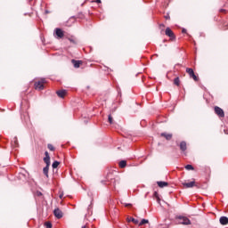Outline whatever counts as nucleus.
Segmentation results:
<instances>
[{
    "label": "nucleus",
    "mask_w": 228,
    "mask_h": 228,
    "mask_svg": "<svg viewBox=\"0 0 228 228\" xmlns=\"http://www.w3.org/2000/svg\"><path fill=\"white\" fill-rule=\"evenodd\" d=\"M182 33H186V28H183Z\"/></svg>",
    "instance_id": "27"
},
{
    "label": "nucleus",
    "mask_w": 228,
    "mask_h": 228,
    "mask_svg": "<svg viewBox=\"0 0 228 228\" xmlns=\"http://www.w3.org/2000/svg\"><path fill=\"white\" fill-rule=\"evenodd\" d=\"M47 147L49 151H54V146H53V144H48Z\"/></svg>",
    "instance_id": "25"
},
{
    "label": "nucleus",
    "mask_w": 228,
    "mask_h": 228,
    "mask_svg": "<svg viewBox=\"0 0 228 228\" xmlns=\"http://www.w3.org/2000/svg\"><path fill=\"white\" fill-rule=\"evenodd\" d=\"M126 165H127V162L126 160H121L119 162L120 168H126Z\"/></svg>",
    "instance_id": "18"
},
{
    "label": "nucleus",
    "mask_w": 228,
    "mask_h": 228,
    "mask_svg": "<svg viewBox=\"0 0 228 228\" xmlns=\"http://www.w3.org/2000/svg\"><path fill=\"white\" fill-rule=\"evenodd\" d=\"M182 184H183V188H193L194 186H196L195 181L184 182Z\"/></svg>",
    "instance_id": "6"
},
{
    "label": "nucleus",
    "mask_w": 228,
    "mask_h": 228,
    "mask_svg": "<svg viewBox=\"0 0 228 228\" xmlns=\"http://www.w3.org/2000/svg\"><path fill=\"white\" fill-rule=\"evenodd\" d=\"M128 222H133V224H138V220L135 219V218H133V217H130V218L128 219Z\"/></svg>",
    "instance_id": "21"
},
{
    "label": "nucleus",
    "mask_w": 228,
    "mask_h": 228,
    "mask_svg": "<svg viewBox=\"0 0 228 228\" xmlns=\"http://www.w3.org/2000/svg\"><path fill=\"white\" fill-rule=\"evenodd\" d=\"M219 222H220L221 225H227V224H228L227 216H221L219 219Z\"/></svg>",
    "instance_id": "10"
},
{
    "label": "nucleus",
    "mask_w": 228,
    "mask_h": 228,
    "mask_svg": "<svg viewBox=\"0 0 228 228\" xmlns=\"http://www.w3.org/2000/svg\"><path fill=\"white\" fill-rule=\"evenodd\" d=\"M45 157L44 158V161L46 164V166H51V157H49V152L45 151Z\"/></svg>",
    "instance_id": "8"
},
{
    "label": "nucleus",
    "mask_w": 228,
    "mask_h": 228,
    "mask_svg": "<svg viewBox=\"0 0 228 228\" xmlns=\"http://www.w3.org/2000/svg\"><path fill=\"white\" fill-rule=\"evenodd\" d=\"M96 3H101V0H96Z\"/></svg>",
    "instance_id": "31"
},
{
    "label": "nucleus",
    "mask_w": 228,
    "mask_h": 228,
    "mask_svg": "<svg viewBox=\"0 0 228 228\" xmlns=\"http://www.w3.org/2000/svg\"><path fill=\"white\" fill-rule=\"evenodd\" d=\"M166 35H167V37H169V38H171V40H175V35L174 34V31H172V29H170V28H166Z\"/></svg>",
    "instance_id": "4"
},
{
    "label": "nucleus",
    "mask_w": 228,
    "mask_h": 228,
    "mask_svg": "<svg viewBox=\"0 0 228 228\" xmlns=\"http://www.w3.org/2000/svg\"><path fill=\"white\" fill-rule=\"evenodd\" d=\"M215 113L221 118L225 117V114L224 113V110H222V108H220L218 106L215 107Z\"/></svg>",
    "instance_id": "5"
},
{
    "label": "nucleus",
    "mask_w": 228,
    "mask_h": 228,
    "mask_svg": "<svg viewBox=\"0 0 228 228\" xmlns=\"http://www.w3.org/2000/svg\"><path fill=\"white\" fill-rule=\"evenodd\" d=\"M126 206H131V204H126Z\"/></svg>",
    "instance_id": "33"
},
{
    "label": "nucleus",
    "mask_w": 228,
    "mask_h": 228,
    "mask_svg": "<svg viewBox=\"0 0 228 228\" xmlns=\"http://www.w3.org/2000/svg\"><path fill=\"white\" fill-rule=\"evenodd\" d=\"M186 72H187V74H189L190 77H191L195 81H199V77L195 75V72L193 71V69L187 68Z\"/></svg>",
    "instance_id": "3"
},
{
    "label": "nucleus",
    "mask_w": 228,
    "mask_h": 228,
    "mask_svg": "<svg viewBox=\"0 0 228 228\" xmlns=\"http://www.w3.org/2000/svg\"><path fill=\"white\" fill-rule=\"evenodd\" d=\"M145 224H149V220H147V219H142V220L140 222L139 225H145Z\"/></svg>",
    "instance_id": "22"
},
{
    "label": "nucleus",
    "mask_w": 228,
    "mask_h": 228,
    "mask_svg": "<svg viewBox=\"0 0 228 228\" xmlns=\"http://www.w3.org/2000/svg\"><path fill=\"white\" fill-rule=\"evenodd\" d=\"M177 220L178 224H181L182 225H191V221H190L186 216H180L177 217Z\"/></svg>",
    "instance_id": "1"
},
{
    "label": "nucleus",
    "mask_w": 228,
    "mask_h": 228,
    "mask_svg": "<svg viewBox=\"0 0 228 228\" xmlns=\"http://www.w3.org/2000/svg\"><path fill=\"white\" fill-rule=\"evenodd\" d=\"M71 62L73 63L75 69H79V67H81V63H83L81 61L76 60H72Z\"/></svg>",
    "instance_id": "11"
},
{
    "label": "nucleus",
    "mask_w": 228,
    "mask_h": 228,
    "mask_svg": "<svg viewBox=\"0 0 228 228\" xmlns=\"http://www.w3.org/2000/svg\"><path fill=\"white\" fill-rule=\"evenodd\" d=\"M157 184L159 188H165L166 186H168V183L167 182H157Z\"/></svg>",
    "instance_id": "13"
},
{
    "label": "nucleus",
    "mask_w": 228,
    "mask_h": 228,
    "mask_svg": "<svg viewBox=\"0 0 228 228\" xmlns=\"http://www.w3.org/2000/svg\"><path fill=\"white\" fill-rule=\"evenodd\" d=\"M185 169L186 170H194L193 166H191V165H186Z\"/></svg>",
    "instance_id": "23"
},
{
    "label": "nucleus",
    "mask_w": 228,
    "mask_h": 228,
    "mask_svg": "<svg viewBox=\"0 0 228 228\" xmlns=\"http://www.w3.org/2000/svg\"><path fill=\"white\" fill-rule=\"evenodd\" d=\"M43 174H45L46 177H49V166L43 168Z\"/></svg>",
    "instance_id": "16"
},
{
    "label": "nucleus",
    "mask_w": 228,
    "mask_h": 228,
    "mask_svg": "<svg viewBox=\"0 0 228 228\" xmlns=\"http://www.w3.org/2000/svg\"><path fill=\"white\" fill-rule=\"evenodd\" d=\"M82 228H86V225L82 226Z\"/></svg>",
    "instance_id": "32"
},
{
    "label": "nucleus",
    "mask_w": 228,
    "mask_h": 228,
    "mask_svg": "<svg viewBox=\"0 0 228 228\" xmlns=\"http://www.w3.org/2000/svg\"><path fill=\"white\" fill-rule=\"evenodd\" d=\"M11 145L12 147H19V141H17V137H14L13 140L11 142Z\"/></svg>",
    "instance_id": "14"
},
{
    "label": "nucleus",
    "mask_w": 228,
    "mask_h": 228,
    "mask_svg": "<svg viewBox=\"0 0 228 228\" xmlns=\"http://www.w3.org/2000/svg\"><path fill=\"white\" fill-rule=\"evenodd\" d=\"M37 195H38V197H40L42 195V192L38 191Z\"/></svg>",
    "instance_id": "28"
},
{
    "label": "nucleus",
    "mask_w": 228,
    "mask_h": 228,
    "mask_svg": "<svg viewBox=\"0 0 228 228\" xmlns=\"http://www.w3.org/2000/svg\"><path fill=\"white\" fill-rule=\"evenodd\" d=\"M53 215L56 218H62L63 217V212L60 210V208H55L53 210Z\"/></svg>",
    "instance_id": "7"
},
{
    "label": "nucleus",
    "mask_w": 228,
    "mask_h": 228,
    "mask_svg": "<svg viewBox=\"0 0 228 228\" xmlns=\"http://www.w3.org/2000/svg\"><path fill=\"white\" fill-rule=\"evenodd\" d=\"M55 34L59 38H63V30H61V28H56Z\"/></svg>",
    "instance_id": "12"
},
{
    "label": "nucleus",
    "mask_w": 228,
    "mask_h": 228,
    "mask_svg": "<svg viewBox=\"0 0 228 228\" xmlns=\"http://www.w3.org/2000/svg\"><path fill=\"white\" fill-rule=\"evenodd\" d=\"M60 199H63V194H60Z\"/></svg>",
    "instance_id": "29"
},
{
    "label": "nucleus",
    "mask_w": 228,
    "mask_h": 228,
    "mask_svg": "<svg viewBox=\"0 0 228 228\" xmlns=\"http://www.w3.org/2000/svg\"><path fill=\"white\" fill-rule=\"evenodd\" d=\"M161 136H164L166 140H172V134L162 133Z\"/></svg>",
    "instance_id": "15"
},
{
    "label": "nucleus",
    "mask_w": 228,
    "mask_h": 228,
    "mask_svg": "<svg viewBox=\"0 0 228 228\" xmlns=\"http://www.w3.org/2000/svg\"><path fill=\"white\" fill-rule=\"evenodd\" d=\"M180 149L181 151H183L184 152V151H186V142H182L180 143Z\"/></svg>",
    "instance_id": "17"
},
{
    "label": "nucleus",
    "mask_w": 228,
    "mask_h": 228,
    "mask_svg": "<svg viewBox=\"0 0 228 228\" xmlns=\"http://www.w3.org/2000/svg\"><path fill=\"white\" fill-rule=\"evenodd\" d=\"M60 165V162L59 161H54L53 164H52V167L53 168H58V166Z\"/></svg>",
    "instance_id": "20"
},
{
    "label": "nucleus",
    "mask_w": 228,
    "mask_h": 228,
    "mask_svg": "<svg viewBox=\"0 0 228 228\" xmlns=\"http://www.w3.org/2000/svg\"><path fill=\"white\" fill-rule=\"evenodd\" d=\"M108 120L110 124H113V118L111 117V115H109Z\"/></svg>",
    "instance_id": "24"
},
{
    "label": "nucleus",
    "mask_w": 228,
    "mask_h": 228,
    "mask_svg": "<svg viewBox=\"0 0 228 228\" xmlns=\"http://www.w3.org/2000/svg\"><path fill=\"white\" fill-rule=\"evenodd\" d=\"M165 18H166L167 20H168V19H170V16L167 15V16H166Z\"/></svg>",
    "instance_id": "30"
},
{
    "label": "nucleus",
    "mask_w": 228,
    "mask_h": 228,
    "mask_svg": "<svg viewBox=\"0 0 228 228\" xmlns=\"http://www.w3.org/2000/svg\"><path fill=\"white\" fill-rule=\"evenodd\" d=\"M46 228H53V224L51 223H45Z\"/></svg>",
    "instance_id": "26"
},
{
    "label": "nucleus",
    "mask_w": 228,
    "mask_h": 228,
    "mask_svg": "<svg viewBox=\"0 0 228 228\" xmlns=\"http://www.w3.org/2000/svg\"><path fill=\"white\" fill-rule=\"evenodd\" d=\"M44 85H45V79L41 78L40 80L35 83L36 90H44Z\"/></svg>",
    "instance_id": "2"
},
{
    "label": "nucleus",
    "mask_w": 228,
    "mask_h": 228,
    "mask_svg": "<svg viewBox=\"0 0 228 228\" xmlns=\"http://www.w3.org/2000/svg\"><path fill=\"white\" fill-rule=\"evenodd\" d=\"M180 83L181 81L179 80L178 77L174 79V85H175L176 86H179Z\"/></svg>",
    "instance_id": "19"
},
{
    "label": "nucleus",
    "mask_w": 228,
    "mask_h": 228,
    "mask_svg": "<svg viewBox=\"0 0 228 228\" xmlns=\"http://www.w3.org/2000/svg\"><path fill=\"white\" fill-rule=\"evenodd\" d=\"M58 97H61V99H63L65 95H67V91L66 90H60L56 92Z\"/></svg>",
    "instance_id": "9"
}]
</instances>
